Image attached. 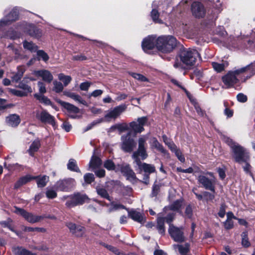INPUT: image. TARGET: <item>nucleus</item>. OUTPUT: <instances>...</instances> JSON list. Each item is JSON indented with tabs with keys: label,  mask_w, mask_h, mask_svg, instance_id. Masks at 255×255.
<instances>
[{
	"label": "nucleus",
	"mask_w": 255,
	"mask_h": 255,
	"mask_svg": "<svg viewBox=\"0 0 255 255\" xmlns=\"http://www.w3.org/2000/svg\"><path fill=\"white\" fill-rule=\"evenodd\" d=\"M101 160L99 157L93 156L89 163V167L94 169L101 165Z\"/></svg>",
	"instance_id": "72a5a7b5"
},
{
	"label": "nucleus",
	"mask_w": 255,
	"mask_h": 255,
	"mask_svg": "<svg viewBox=\"0 0 255 255\" xmlns=\"http://www.w3.org/2000/svg\"><path fill=\"white\" fill-rule=\"evenodd\" d=\"M159 13L158 10L153 9L151 12V17L152 20L155 22L159 23H162V21L159 18Z\"/></svg>",
	"instance_id": "58836bf2"
},
{
	"label": "nucleus",
	"mask_w": 255,
	"mask_h": 255,
	"mask_svg": "<svg viewBox=\"0 0 255 255\" xmlns=\"http://www.w3.org/2000/svg\"><path fill=\"white\" fill-rule=\"evenodd\" d=\"M192 105H194V108L198 115L201 117L206 116L205 111L202 110L200 105L197 103L194 99H192Z\"/></svg>",
	"instance_id": "f704fd0d"
},
{
	"label": "nucleus",
	"mask_w": 255,
	"mask_h": 255,
	"mask_svg": "<svg viewBox=\"0 0 255 255\" xmlns=\"http://www.w3.org/2000/svg\"><path fill=\"white\" fill-rule=\"evenodd\" d=\"M37 55L41 57L44 61H47L49 59L48 55L43 50H38L37 52Z\"/></svg>",
	"instance_id": "680f3d73"
},
{
	"label": "nucleus",
	"mask_w": 255,
	"mask_h": 255,
	"mask_svg": "<svg viewBox=\"0 0 255 255\" xmlns=\"http://www.w3.org/2000/svg\"><path fill=\"white\" fill-rule=\"evenodd\" d=\"M35 177H31L30 175H26L20 178L14 184V188L18 189L20 186L25 184L27 182L31 181L32 179H34Z\"/></svg>",
	"instance_id": "bb28decb"
},
{
	"label": "nucleus",
	"mask_w": 255,
	"mask_h": 255,
	"mask_svg": "<svg viewBox=\"0 0 255 255\" xmlns=\"http://www.w3.org/2000/svg\"><path fill=\"white\" fill-rule=\"evenodd\" d=\"M171 81L174 85H175L177 86H178V87H180V88H181L185 92V93L186 94V95L187 96V97L189 98V99L190 100H191V96L190 95V93L188 91H187L186 89H185L184 87L181 86V85H180V84L179 83V82L177 80H176L175 79H171Z\"/></svg>",
	"instance_id": "3c124183"
},
{
	"label": "nucleus",
	"mask_w": 255,
	"mask_h": 255,
	"mask_svg": "<svg viewBox=\"0 0 255 255\" xmlns=\"http://www.w3.org/2000/svg\"><path fill=\"white\" fill-rule=\"evenodd\" d=\"M156 37L154 36H149L144 38L142 42V47L144 51L152 49L156 44Z\"/></svg>",
	"instance_id": "f3484780"
},
{
	"label": "nucleus",
	"mask_w": 255,
	"mask_h": 255,
	"mask_svg": "<svg viewBox=\"0 0 255 255\" xmlns=\"http://www.w3.org/2000/svg\"><path fill=\"white\" fill-rule=\"evenodd\" d=\"M7 124L11 127H16L20 122L19 117L16 115H11L6 118Z\"/></svg>",
	"instance_id": "412c9836"
},
{
	"label": "nucleus",
	"mask_w": 255,
	"mask_h": 255,
	"mask_svg": "<svg viewBox=\"0 0 255 255\" xmlns=\"http://www.w3.org/2000/svg\"><path fill=\"white\" fill-rule=\"evenodd\" d=\"M54 87H53V91H54L56 93H60L62 92L63 90V84L57 81H54L53 83Z\"/></svg>",
	"instance_id": "79ce46f5"
},
{
	"label": "nucleus",
	"mask_w": 255,
	"mask_h": 255,
	"mask_svg": "<svg viewBox=\"0 0 255 255\" xmlns=\"http://www.w3.org/2000/svg\"><path fill=\"white\" fill-rule=\"evenodd\" d=\"M126 104H122L109 110L104 117L105 120L108 122L113 119L115 120L119 118L123 113L127 109Z\"/></svg>",
	"instance_id": "423d86ee"
},
{
	"label": "nucleus",
	"mask_w": 255,
	"mask_h": 255,
	"mask_svg": "<svg viewBox=\"0 0 255 255\" xmlns=\"http://www.w3.org/2000/svg\"><path fill=\"white\" fill-rule=\"evenodd\" d=\"M179 57L180 61L182 62V64L179 62V60L177 58L174 64L175 68H184V65L186 66H190L191 64V51L190 49H184L181 50Z\"/></svg>",
	"instance_id": "39448f33"
},
{
	"label": "nucleus",
	"mask_w": 255,
	"mask_h": 255,
	"mask_svg": "<svg viewBox=\"0 0 255 255\" xmlns=\"http://www.w3.org/2000/svg\"><path fill=\"white\" fill-rule=\"evenodd\" d=\"M18 17V10L16 8H14L3 19L0 21V23L3 25H8L17 20Z\"/></svg>",
	"instance_id": "2eb2a0df"
},
{
	"label": "nucleus",
	"mask_w": 255,
	"mask_h": 255,
	"mask_svg": "<svg viewBox=\"0 0 255 255\" xmlns=\"http://www.w3.org/2000/svg\"><path fill=\"white\" fill-rule=\"evenodd\" d=\"M181 206V202L180 200H176L173 202V204L170 205L168 207L165 208L164 210H166L168 208H169L171 210L177 211L179 209Z\"/></svg>",
	"instance_id": "ea45409f"
},
{
	"label": "nucleus",
	"mask_w": 255,
	"mask_h": 255,
	"mask_svg": "<svg viewBox=\"0 0 255 255\" xmlns=\"http://www.w3.org/2000/svg\"><path fill=\"white\" fill-rule=\"evenodd\" d=\"M64 95L78 102L79 103L83 104L84 105H87V103L85 101L83 100L80 96L78 94H76L74 93L70 92L69 91H64L63 92Z\"/></svg>",
	"instance_id": "393cba45"
},
{
	"label": "nucleus",
	"mask_w": 255,
	"mask_h": 255,
	"mask_svg": "<svg viewBox=\"0 0 255 255\" xmlns=\"http://www.w3.org/2000/svg\"><path fill=\"white\" fill-rule=\"evenodd\" d=\"M58 103L60 104V105L66 109L69 112L73 113L74 114H77L79 112V108L72 104L62 101L61 100H59Z\"/></svg>",
	"instance_id": "4be33fe9"
},
{
	"label": "nucleus",
	"mask_w": 255,
	"mask_h": 255,
	"mask_svg": "<svg viewBox=\"0 0 255 255\" xmlns=\"http://www.w3.org/2000/svg\"><path fill=\"white\" fill-rule=\"evenodd\" d=\"M37 85L39 88V91L40 94H43L46 92L45 85L43 82H38Z\"/></svg>",
	"instance_id": "0e129e2a"
},
{
	"label": "nucleus",
	"mask_w": 255,
	"mask_h": 255,
	"mask_svg": "<svg viewBox=\"0 0 255 255\" xmlns=\"http://www.w3.org/2000/svg\"><path fill=\"white\" fill-rule=\"evenodd\" d=\"M176 156L178 159L181 162H183L185 161V158L182 154V152L179 149L174 152Z\"/></svg>",
	"instance_id": "774afa93"
},
{
	"label": "nucleus",
	"mask_w": 255,
	"mask_h": 255,
	"mask_svg": "<svg viewBox=\"0 0 255 255\" xmlns=\"http://www.w3.org/2000/svg\"><path fill=\"white\" fill-rule=\"evenodd\" d=\"M40 146V141L38 139L35 140L30 146L28 150V153L31 155H33V153L37 151Z\"/></svg>",
	"instance_id": "c756f323"
},
{
	"label": "nucleus",
	"mask_w": 255,
	"mask_h": 255,
	"mask_svg": "<svg viewBox=\"0 0 255 255\" xmlns=\"http://www.w3.org/2000/svg\"><path fill=\"white\" fill-rule=\"evenodd\" d=\"M147 138L145 137H141L139 138L138 140V148H145V144L146 143Z\"/></svg>",
	"instance_id": "4d7b16f0"
},
{
	"label": "nucleus",
	"mask_w": 255,
	"mask_h": 255,
	"mask_svg": "<svg viewBox=\"0 0 255 255\" xmlns=\"http://www.w3.org/2000/svg\"><path fill=\"white\" fill-rule=\"evenodd\" d=\"M122 171L127 176L128 179L130 181H134L136 180V176L134 172L128 166H126L122 168Z\"/></svg>",
	"instance_id": "a878e982"
},
{
	"label": "nucleus",
	"mask_w": 255,
	"mask_h": 255,
	"mask_svg": "<svg viewBox=\"0 0 255 255\" xmlns=\"http://www.w3.org/2000/svg\"><path fill=\"white\" fill-rule=\"evenodd\" d=\"M147 156L145 148H138L137 151L133 153L132 157L135 163H140V160L139 156H140L141 159L144 160L147 157Z\"/></svg>",
	"instance_id": "a211bd4d"
},
{
	"label": "nucleus",
	"mask_w": 255,
	"mask_h": 255,
	"mask_svg": "<svg viewBox=\"0 0 255 255\" xmlns=\"http://www.w3.org/2000/svg\"><path fill=\"white\" fill-rule=\"evenodd\" d=\"M246 163L245 165L243 166V169L245 172L248 174H249L251 176H253V174L251 171V166L248 162V161L245 162Z\"/></svg>",
	"instance_id": "69168bd1"
},
{
	"label": "nucleus",
	"mask_w": 255,
	"mask_h": 255,
	"mask_svg": "<svg viewBox=\"0 0 255 255\" xmlns=\"http://www.w3.org/2000/svg\"><path fill=\"white\" fill-rule=\"evenodd\" d=\"M224 141L230 147L233 157L235 162L242 163L250 160V154L248 150L239 143L229 137H224Z\"/></svg>",
	"instance_id": "f03ea898"
},
{
	"label": "nucleus",
	"mask_w": 255,
	"mask_h": 255,
	"mask_svg": "<svg viewBox=\"0 0 255 255\" xmlns=\"http://www.w3.org/2000/svg\"><path fill=\"white\" fill-rule=\"evenodd\" d=\"M71 181H73V180H64L59 181L58 183L59 188L62 190H66L68 188V186Z\"/></svg>",
	"instance_id": "a19ab883"
},
{
	"label": "nucleus",
	"mask_w": 255,
	"mask_h": 255,
	"mask_svg": "<svg viewBox=\"0 0 255 255\" xmlns=\"http://www.w3.org/2000/svg\"><path fill=\"white\" fill-rule=\"evenodd\" d=\"M36 75L42 77L43 81L50 83L52 82L53 77L50 71L46 70H39L36 72Z\"/></svg>",
	"instance_id": "6ab92c4d"
},
{
	"label": "nucleus",
	"mask_w": 255,
	"mask_h": 255,
	"mask_svg": "<svg viewBox=\"0 0 255 255\" xmlns=\"http://www.w3.org/2000/svg\"><path fill=\"white\" fill-rule=\"evenodd\" d=\"M49 180V177L47 176H43L41 177H38L37 180V186L39 187H43L48 182Z\"/></svg>",
	"instance_id": "4c0bfd02"
},
{
	"label": "nucleus",
	"mask_w": 255,
	"mask_h": 255,
	"mask_svg": "<svg viewBox=\"0 0 255 255\" xmlns=\"http://www.w3.org/2000/svg\"><path fill=\"white\" fill-rule=\"evenodd\" d=\"M18 87L23 90V91L24 92H26L27 94L32 92V90L31 87L23 82H20L19 84Z\"/></svg>",
	"instance_id": "49530a36"
},
{
	"label": "nucleus",
	"mask_w": 255,
	"mask_h": 255,
	"mask_svg": "<svg viewBox=\"0 0 255 255\" xmlns=\"http://www.w3.org/2000/svg\"><path fill=\"white\" fill-rule=\"evenodd\" d=\"M129 74L133 78H134L138 81H140L141 82L148 81L147 78H146L145 76H144L143 75H142L140 74L136 73H130Z\"/></svg>",
	"instance_id": "c03bdc74"
},
{
	"label": "nucleus",
	"mask_w": 255,
	"mask_h": 255,
	"mask_svg": "<svg viewBox=\"0 0 255 255\" xmlns=\"http://www.w3.org/2000/svg\"><path fill=\"white\" fill-rule=\"evenodd\" d=\"M122 148L127 152H131L136 146V143L133 139L130 137V133L125 136H122Z\"/></svg>",
	"instance_id": "9d476101"
},
{
	"label": "nucleus",
	"mask_w": 255,
	"mask_h": 255,
	"mask_svg": "<svg viewBox=\"0 0 255 255\" xmlns=\"http://www.w3.org/2000/svg\"><path fill=\"white\" fill-rule=\"evenodd\" d=\"M177 43L176 38L171 35L161 36L156 39L155 46L159 51L168 53L176 47Z\"/></svg>",
	"instance_id": "7ed1b4c3"
},
{
	"label": "nucleus",
	"mask_w": 255,
	"mask_h": 255,
	"mask_svg": "<svg viewBox=\"0 0 255 255\" xmlns=\"http://www.w3.org/2000/svg\"><path fill=\"white\" fill-rule=\"evenodd\" d=\"M116 128H117V129L119 130L120 132H122L128 129V126L126 124H116Z\"/></svg>",
	"instance_id": "bf43d9fd"
},
{
	"label": "nucleus",
	"mask_w": 255,
	"mask_h": 255,
	"mask_svg": "<svg viewBox=\"0 0 255 255\" xmlns=\"http://www.w3.org/2000/svg\"><path fill=\"white\" fill-rule=\"evenodd\" d=\"M85 182L88 184L91 183L94 180V175L92 173H87L84 176Z\"/></svg>",
	"instance_id": "8fccbe9b"
},
{
	"label": "nucleus",
	"mask_w": 255,
	"mask_h": 255,
	"mask_svg": "<svg viewBox=\"0 0 255 255\" xmlns=\"http://www.w3.org/2000/svg\"><path fill=\"white\" fill-rule=\"evenodd\" d=\"M201 61V57L199 52L195 49H192V71H193V74L198 80L203 76L202 69L195 68L194 66H198Z\"/></svg>",
	"instance_id": "0eeeda50"
},
{
	"label": "nucleus",
	"mask_w": 255,
	"mask_h": 255,
	"mask_svg": "<svg viewBox=\"0 0 255 255\" xmlns=\"http://www.w3.org/2000/svg\"><path fill=\"white\" fill-rule=\"evenodd\" d=\"M212 65L214 69L218 72H221L224 70L225 65L217 62H212Z\"/></svg>",
	"instance_id": "a18cd8bd"
},
{
	"label": "nucleus",
	"mask_w": 255,
	"mask_h": 255,
	"mask_svg": "<svg viewBox=\"0 0 255 255\" xmlns=\"http://www.w3.org/2000/svg\"><path fill=\"white\" fill-rule=\"evenodd\" d=\"M242 73H246L247 76L244 82L255 74V61L246 67L229 72L222 77V81L227 88H230L238 82L237 76Z\"/></svg>",
	"instance_id": "f257e3e1"
},
{
	"label": "nucleus",
	"mask_w": 255,
	"mask_h": 255,
	"mask_svg": "<svg viewBox=\"0 0 255 255\" xmlns=\"http://www.w3.org/2000/svg\"><path fill=\"white\" fill-rule=\"evenodd\" d=\"M242 245L245 247H248L250 245V243L248 241V232H244L242 233Z\"/></svg>",
	"instance_id": "37998d69"
},
{
	"label": "nucleus",
	"mask_w": 255,
	"mask_h": 255,
	"mask_svg": "<svg viewBox=\"0 0 255 255\" xmlns=\"http://www.w3.org/2000/svg\"><path fill=\"white\" fill-rule=\"evenodd\" d=\"M205 13V8L201 2H194L192 3V15L200 18L203 17Z\"/></svg>",
	"instance_id": "4468645a"
},
{
	"label": "nucleus",
	"mask_w": 255,
	"mask_h": 255,
	"mask_svg": "<svg viewBox=\"0 0 255 255\" xmlns=\"http://www.w3.org/2000/svg\"><path fill=\"white\" fill-rule=\"evenodd\" d=\"M67 168L69 170L76 172H80V170L78 168L76 161L73 159H70L67 164Z\"/></svg>",
	"instance_id": "2f4dec72"
},
{
	"label": "nucleus",
	"mask_w": 255,
	"mask_h": 255,
	"mask_svg": "<svg viewBox=\"0 0 255 255\" xmlns=\"http://www.w3.org/2000/svg\"><path fill=\"white\" fill-rule=\"evenodd\" d=\"M14 212L16 214H20L28 222L31 223L38 222L44 218L43 216L34 215L32 213L27 212L23 209L17 207H15Z\"/></svg>",
	"instance_id": "6e6552de"
},
{
	"label": "nucleus",
	"mask_w": 255,
	"mask_h": 255,
	"mask_svg": "<svg viewBox=\"0 0 255 255\" xmlns=\"http://www.w3.org/2000/svg\"><path fill=\"white\" fill-rule=\"evenodd\" d=\"M150 144L151 148H154L164 155L168 154L167 151L163 148L162 145L158 141L155 137L151 139Z\"/></svg>",
	"instance_id": "5701e85b"
},
{
	"label": "nucleus",
	"mask_w": 255,
	"mask_h": 255,
	"mask_svg": "<svg viewBox=\"0 0 255 255\" xmlns=\"http://www.w3.org/2000/svg\"><path fill=\"white\" fill-rule=\"evenodd\" d=\"M106 248L108 249L111 252L114 253L115 254L117 255H126L123 253H122L119 251V250L115 247L112 246L111 245H108L106 246Z\"/></svg>",
	"instance_id": "603ef678"
},
{
	"label": "nucleus",
	"mask_w": 255,
	"mask_h": 255,
	"mask_svg": "<svg viewBox=\"0 0 255 255\" xmlns=\"http://www.w3.org/2000/svg\"><path fill=\"white\" fill-rule=\"evenodd\" d=\"M129 215L132 219L139 223H141L143 221V217L138 212L132 211L129 213Z\"/></svg>",
	"instance_id": "7c9ffc66"
},
{
	"label": "nucleus",
	"mask_w": 255,
	"mask_h": 255,
	"mask_svg": "<svg viewBox=\"0 0 255 255\" xmlns=\"http://www.w3.org/2000/svg\"><path fill=\"white\" fill-rule=\"evenodd\" d=\"M198 180L206 189L210 190L213 193L215 192V179L214 178L210 179L205 176H199Z\"/></svg>",
	"instance_id": "ddd939ff"
},
{
	"label": "nucleus",
	"mask_w": 255,
	"mask_h": 255,
	"mask_svg": "<svg viewBox=\"0 0 255 255\" xmlns=\"http://www.w3.org/2000/svg\"><path fill=\"white\" fill-rule=\"evenodd\" d=\"M129 126L135 133H140L144 130L143 127L135 122H131Z\"/></svg>",
	"instance_id": "c9c22d12"
},
{
	"label": "nucleus",
	"mask_w": 255,
	"mask_h": 255,
	"mask_svg": "<svg viewBox=\"0 0 255 255\" xmlns=\"http://www.w3.org/2000/svg\"><path fill=\"white\" fill-rule=\"evenodd\" d=\"M237 100L239 102L241 103H245L247 101V96L243 93H239L237 96Z\"/></svg>",
	"instance_id": "e2e57ef3"
},
{
	"label": "nucleus",
	"mask_w": 255,
	"mask_h": 255,
	"mask_svg": "<svg viewBox=\"0 0 255 255\" xmlns=\"http://www.w3.org/2000/svg\"><path fill=\"white\" fill-rule=\"evenodd\" d=\"M25 32L31 37L38 39L42 35V30L35 25L29 24L26 25Z\"/></svg>",
	"instance_id": "dca6fc26"
},
{
	"label": "nucleus",
	"mask_w": 255,
	"mask_h": 255,
	"mask_svg": "<svg viewBox=\"0 0 255 255\" xmlns=\"http://www.w3.org/2000/svg\"><path fill=\"white\" fill-rule=\"evenodd\" d=\"M97 194L101 197L108 199L110 201V197L105 188L101 185H98L96 187Z\"/></svg>",
	"instance_id": "c85d7f7f"
},
{
	"label": "nucleus",
	"mask_w": 255,
	"mask_h": 255,
	"mask_svg": "<svg viewBox=\"0 0 255 255\" xmlns=\"http://www.w3.org/2000/svg\"><path fill=\"white\" fill-rule=\"evenodd\" d=\"M23 45L25 49H26L31 52H35L38 49L37 46L32 42L24 41L23 42Z\"/></svg>",
	"instance_id": "473e14b6"
},
{
	"label": "nucleus",
	"mask_w": 255,
	"mask_h": 255,
	"mask_svg": "<svg viewBox=\"0 0 255 255\" xmlns=\"http://www.w3.org/2000/svg\"><path fill=\"white\" fill-rule=\"evenodd\" d=\"M46 196L49 199H53L57 196V193L53 190H48L46 192Z\"/></svg>",
	"instance_id": "052dcab7"
},
{
	"label": "nucleus",
	"mask_w": 255,
	"mask_h": 255,
	"mask_svg": "<svg viewBox=\"0 0 255 255\" xmlns=\"http://www.w3.org/2000/svg\"><path fill=\"white\" fill-rule=\"evenodd\" d=\"M90 85L91 83L88 82L82 83L80 85V88L83 91H88Z\"/></svg>",
	"instance_id": "338daca9"
},
{
	"label": "nucleus",
	"mask_w": 255,
	"mask_h": 255,
	"mask_svg": "<svg viewBox=\"0 0 255 255\" xmlns=\"http://www.w3.org/2000/svg\"><path fill=\"white\" fill-rule=\"evenodd\" d=\"M35 114L36 118L40 121L42 123H47L54 126L55 125V121L54 117L50 115L48 112L45 110L40 111H36L34 112Z\"/></svg>",
	"instance_id": "1a4fd4ad"
},
{
	"label": "nucleus",
	"mask_w": 255,
	"mask_h": 255,
	"mask_svg": "<svg viewBox=\"0 0 255 255\" xmlns=\"http://www.w3.org/2000/svg\"><path fill=\"white\" fill-rule=\"evenodd\" d=\"M224 227L226 230H230L234 227V222L233 220H226L223 223Z\"/></svg>",
	"instance_id": "6e6d98bb"
},
{
	"label": "nucleus",
	"mask_w": 255,
	"mask_h": 255,
	"mask_svg": "<svg viewBox=\"0 0 255 255\" xmlns=\"http://www.w3.org/2000/svg\"><path fill=\"white\" fill-rule=\"evenodd\" d=\"M66 226L69 229L70 232L77 237H82L85 233V228L80 225H77L72 222H67Z\"/></svg>",
	"instance_id": "9b49d317"
},
{
	"label": "nucleus",
	"mask_w": 255,
	"mask_h": 255,
	"mask_svg": "<svg viewBox=\"0 0 255 255\" xmlns=\"http://www.w3.org/2000/svg\"><path fill=\"white\" fill-rule=\"evenodd\" d=\"M168 232L174 241L177 242H182L184 241L183 233L180 229L173 225H170Z\"/></svg>",
	"instance_id": "f8f14e48"
},
{
	"label": "nucleus",
	"mask_w": 255,
	"mask_h": 255,
	"mask_svg": "<svg viewBox=\"0 0 255 255\" xmlns=\"http://www.w3.org/2000/svg\"><path fill=\"white\" fill-rule=\"evenodd\" d=\"M34 97L39 100L41 103H43L45 105H50L51 102L50 100L46 97L43 95V94L39 95L38 94H35Z\"/></svg>",
	"instance_id": "e433bc0d"
},
{
	"label": "nucleus",
	"mask_w": 255,
	"mask_h": 255,
	"mask_svg": "<svg viewBox=\"0 0 255 255\" xmlns=\"http://www.w3.org/2000/svg\"><path fill=\"white\" fill-rule=\"evenodd\" d=\"M24 73V70L22 68H18L17 72L12 77L13 81L17 82L22 78Z\"/></svg>",
	"instance_id": "de8ad7c7"
},
{
	"label": "nucleus",
	"mask_w": 255,
	"mask_h": 255,
	"mask_svg": "<svg viewBox=\"0 0 255 255\" xmlns=\"http://www.w3.org/2000/svg\"><path fill=\"white\" fill-rule=\"evenodd\" d=\"M160 214L158 215L157 219V226L156 228L160 234L161 235H164L165 233V227H164V220L165 219L159 216Z\"/></svg>",
	"instance_id": "cd10ccee"
},
{
	"label": "nucleus",
	"mask_w": 255,
	"mask_h": 255,
	"mask_svg": "<svg viewBox=\"0 0 255 255\" xmlns=\"http://www.w3.org/2000/svg\"><path fill=\"white\" fill-rule=\"evenodd\" d=\"M104 167L108 170H114L115 169V165L111 160H107L105 161L104 165Z\"/></svg>",
	"instance_id": "09e8293b"
},
{
	"label": "nucleus",
	"mask_w": 255,
	"mask_h": 255,
	"mask_svg": "<svg viewBox=\"0 0 255 255\" xmlns=\"http://www.w3.org/2000/svg\"><path fill=\"white\" fill-rule=\"evenodd\" d=\"M161 187V185L159 184H156L154 183L153 187H152V196L153 197L156 196L158 194V193L160 191V188Z\"/></svg>",
	"instance_id": "864d4df0"
},
{
	"label": "nucleus",
	"mask_w": 255,
	"mask_h": 255,
	"mask_svg": "<svg viewBox=\"0 0 255 255\" xmlns=\"http://www.w3.org/2000/svg\"><path fill=\"white\" fill-rule=\"evenodd\" d=\"M140 170H143L145 173L150 174L155 171V167L153 165L146 163H136Z\"/></svg>",
	"instance_id": "aec40b11"
},
{
	"label": "nucleus",
	"mask_w": 255,
	"mask_h": 255,
	"mask_svg": "<svg viewBox=\"0 0 255 255\" xmlns=\"http://www.w3.org/2000/svg\"><path fill=\"white\" fill-rule=\"evenodd\" d=\"M214 193L213 192V193H211L209 192L205 191L203 192V195L207 201H212L215 198Z\"/></svg>",
	"instance_id": "13d9d810"
},
{
	"label": "nucleus",
	"mask_w": 255,
	"mask_h": 255,
	"mask_svg": "<svg viewBox=\"0 0 255 255\" xmlns=\"http://www.w3.org/2000/svg\"><path fill=\"white\" fill-rule=\"evenodd\" d=\"M12 251L15 255H34L31 252L21 247H13Z\"/></svg>",
	"instance_id": "b1692460"
},
{
	"label": "nucleus",
	"mask_w": 255,
	"mask_h": 255,
	"mask_svg": "<svg viewBox=\"0 0 255 255\" xmlns=\"http://www.w3.org/2000/svg\"><path fill=\"white\" fill-rule=\"evenodd\" d=\"M11 92L14 94V95L18 97H25L27 95L26 92H24L23 91L16 90L14 89H11Z\"/></svg>",
	"instance_id": "5fc2aeb1"
},
{
	"label": "nucleus",
	"mask_w": 255,
	"mask_h": 255,
	"mask_svg": "<svg viewBox=\"0 0 255 255\" xmlns=\"http://www.w3.org/2000/svg\"><path fill=\"white\" fill-rule=\"evenodd\" d=\"M68 198L66 205L68 208H72L79 205H82L89 200L88 196L85 194L77 193L68 197H63V199Z\"/></svg>",
	"instance_id": "20e7f679"
}]
</instances>
